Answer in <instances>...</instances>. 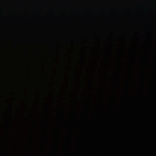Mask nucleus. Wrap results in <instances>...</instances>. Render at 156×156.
<instances>
[{"label":"nucleus","mask_w":156,"mask_h":156,"mask_svg":"<svg viewBox=\"0 0 156 156\" xmlns=\"http://www.w3.org/2000/svg\"><path fill=\"white\" fill-rule=\"evenodd\" d=\"M113 108H115V106L114 105L113 106Z\"/></svg>","instance_id":"2"},{"label":"nucleus","mask_w":156,"mask_h":156,"mask_svg":"<svg viewBox=\"0 0 156 156\" xmlns=\"http://www.w3.org/2000/svg\"><path fill=\"white\" fill-rule=\"evenodd\" d=\"M90 105H89V106H88V108H90Z\"/></svg>","instance_id":"1"}]
</instances>
